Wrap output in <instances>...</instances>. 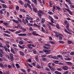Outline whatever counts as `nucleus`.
I'll use <instances>...</instances> for the list:
<instances>
[{"label":"nucleus","mask_w":74,"mask_h":74,"mask_svg":"<svg viewBox=\"0 0 74 74\" xmlns=\"http://www.w3.org/2000/svg\"><path fill=\"white\" fill-rule=\"evenodd\" d=\"M8 30L9 31H10V32H15V30H14V29H8Z\"/></svg>","instance_id":"8fccbe9b"},{"label":"nucleus","mask_w":74,"mask_h":74,"mask_svg":"<svg viewBox=\"0 0 74 74\" xmlns=\"http://www.w3.org/2000/svg\"><path fill=\"white\" fill-rule=\"evenodd\" d=\"M34 3L35 5H37L38 4L37 3V1H35L34 2Z\"/></svg>","instance_id":"680f3d73"},{"label":"nucleus","mask_w":74,"mask_h":74,"mask_svg":"<svg viewBox=\"0 0 74 74\" xmlns=\"http://www.w3.org/2000/svg\"><path fill=\"white\" fill-rule=\"evenodd\" d=\"M3 24L5 25V26H6V27H10V26H9L8 25H7L8 24V23H4Z\"/></svg>","instance_id":"58836bf2"},{"label":"nucleus","mask_w":74,"mask_h":74,"mask_svg":"<svg viewBox=\"0 0 74 74\" xmlns=\"http://www.w3.org/2000/svg\"><path fill=\"white\" fill-rule=\"evenodd\" d=\"M35 59L36 60L37 62H39V60H38V55H36V56Z\"/></svg>","instance_id":"9b49d317"},{"label":"nucleus","mask_w":74,"mask_h":74,"mask_svg":"<svg viewBox=\"0 0 74 74\" xmlns=\"http://www.w3.org/2000/svg\"><path fill=\"white\" fill-rule=\"evenodd\" d=\"M66 10H67V11L68 12H69V13L70 15H73V12H71L70 9H66Z\"/></svg>","instance_id":"1a4fd4ad"},{"label":"nucleus","mask_w":74,"mask_h":74,"mask_svg":"<svg viewBox=\"0 0 74 74\" xmlns=\"http://www.w3.org/2000/svg\"><path fill=\"white\" fill-rule=\"evenodd\" d=\"M57 70H58V71H60L62 70V69L61 68H58Z\"/></svg>","instance_id":"13d9d810"},{"label":"nucleus","mask_w":74,"mask_h":74,"mask_svg":"<svg viewBox=\"0 0 74 74\" xmlns=\"http://www.w3.org/2000/svg\"><path fill=\"white\" fill-rule=\"evenodd\" d=\"M19 53L21 55V56H25V54L24 53V52L22 51H19Z\"/></svg>","instance_id":"2eb2a0df"},{"label":"nucleus","mask_w":74,"mask_h":74,"mask_svg":"<svg viewBox=\"0 0 74 74\" xmlns=\"http://www.w3.org/2000/svg\"><path fill=\"white\" fill-rule=\"evenodd\" d=\"M41 14H44V13L42 12V11L39 10V12L38 13V15L39 18H41V16H42Z\"/></svg>","instance_id":"7ed1b4c3"},{"label":"nucleus","mask_w":74,"mask_h":74,"mask_svg":"<svg viewBox=\"0 0 74 74\" xmlns=\"http://www.w3.org/2000/svg\"><path fill=\"white\" fill-rule=\"evenodd\" d=\"M53 17L54 18H55V19H58V16L56 15H54Z\"/></svg>","instance_id":"a19ab883"},{"label":"nucleus","mask_w":74,"mask_h":74,"mask_svg":"<svg viewBox=\"0 0 74 74\" xmlns=\"http://www.w3.org/2000/svg\"><path fill=\"white\" fill-rule=\"evenodd\" d=\"M55 74H62L61 73L59 72V71H55Z\"/></svg>","instance_id":"37998d69"},{"label":"nucleus","mask_w":74,"mask_h":74,"mask_svg":"<svg viewBox=\"0 0 74 74\" xmlns=\"http://www.w3.org/2000/svg\"><path fill=\"white\" fill-rule=\"evenodd\" d=\"M3 34L4 36H5V37H11L10 35L7 34L5 33H4Z\"/></svg>","instance_id":"dca6fc26"},{"label":"nucleus","mask_w":74,"mask_h":74,"mask_svg":"<svg viewBox=\"0 0 74 74\" xmlns=\"http://www.w3.org/2000/svg\"><path fill=\"white\" fill-rule=\"evenodd\" d=\"M12 45L15 48H17V45H16L15 44H12Z\"/></svg>","instance_id":"e2e57ef3"},{"label":"nucleus","mask_w":74,"mask_h":74,"mask_svg":"<svg viewBox=\"0 0 74 74\" xmlns=\"http://www.w3.org/2000/svg\"><path fill=\"white\" fill-rule=\"evenodd\" d=\"M69 9H67L66 8H63L62 10L64 11V12H67V10H68Z\"/></svg>","instance_id":"c756f323"},{"label":"nucleus","mask_w":74,"mask_h":74,"mask_svg":"<svg viewBox=\"0 0 74 74\" xmlns=\"http://www.w3.org/2000/svg\"><path fill=\"white\" fill-rule=\"evenodd\" d=\"M61 68L64 70H66L67 71L68 70V67L66 66H64L61 67Z\"/></svg>","instance_id":"423d86ee"},{"label":"nucleus","mask_w":74,"mask_h":74,"mask_svg":"<svg viewBox=\"0 0 74 74\" xmlns=\"http://www.w3.org/2000/svg\"><path fill=\"white\" fill-rule=\"evenodd\" d=\"M22 32L21 31H16L15 32V34H19V33H20Z\"/></svg>","instance_id":"ea45409f"},{"label":"nucleus","mask_w":74,"mask_h":74,"mask_svg":"<svg viewBox=\"0 0 74 74\" xmlns=\"http://www.w3.org/2000/svg\"><path fill=\"white\" fill-rule=\"evenodd\" d=\"M59 42H60V43H61V44H64V42L62 41H59Z\"/></svg>","instance_id":"0e129e2a"},{"label":"nucleus","mask_w":74,"mask_h":74,"mask_svg":"<svg viewBox=\"0 0 74 74\" xmlns=\"http://www.w3.org/2000/svg\"><path fill=\"white\" fill-rule=\"evenodd\" d=\"M33 27H36L37 28H40L41 27L39 25H37L36 23H34L33 26Z\"/></svg>","instance_id":"0eeeda50"},{"label":"nucleus","mask_w":74,"mask_h":74,"mask_svg":"<svg viewBox=\"0 0 74 74\" xmlns=\"http://www.w3.org/2000/svg\"><path fill=\"white\" fill-rule=\"evenodd\" d=\"M56 8H57V9L58 11H62V9H61V8H60V7H59L58 6H56Z\"/></svg>","instance_id":"4be33fe9"},{"label":"nucleus","mask_w":74,"mask_h":74,"mask_svg":"<svg viewBox=\"0 0 74 74\" xmlns=\"http://www.w3.org/2000/svg\"><path fill=\"white\" fill-rule=\"evenodd\" d=\"M69 73V71H67L64 72V74H68V73Z\"/></svg>","instance_id":"49530a36"},{"label":"nucleus","mask_w":74,"mask_h":74,"mask_svg":"<svg viewBox=\"0 0 74 74\" xmlns=\"http://www.w3.org/2000/svg\"><path fill=\"white\" fill-rule=\"evenodd\" d=\"M18 35L20 36H26L27 34H18Z\"/></svg>","instance_id":"f3484780"},{"label":"nucleus","mask_w":74,"mask_h":74,"mask_svg":"<svg viewBox=\"0 0 74 74\" xmlns=\"http://www.w3.org/2000/svg\"><path fill=\"white\" fill-rule=\"evenodd\" d=\"M18 45L19 48H21V49H24L25 48V47L23 46H22L21 45Z\"/></svg>","instance_id":"a878e982"},{"label":"nucleus","mask_w":74,"mask_h":74,"mask_svg":"<svg viewBox=\"0 0 74 74\" xmlns=\"http://www.w3.org/2000/svg\"><path fill=\"white\" fill-rule=\"evenodd\" d=\"M64 23L66 25V28H69V22H67V21H64Z\"/></svg>","instance_id":"39448f33"},{"label":"nucleus","mask_w":74,"mask_h":74,"mask_svg":"<svg viewBox=\"0 0 74 74\" xmlns=\"http://www.w3.org/2000/svg\"><path fill=\"white\" fill-rule=\"evenodd\" d=\"M50 70L52 71H55L56 70V69L55 68H53L52 67H51L50 68Z\"/></svg>","instance_id":"c85d7f7f"},{"label":"nucleus","mask_w":74,"mask_h":74,"mask_svg":"<svg viewBox=\"0 0 74 74\" xmlns=\"http://www.w3.org/2000/svg\"><path fill=\"white\" fill-rule=\"evenodd\" d=\"M32 46V44H29L27 45V46L28 47V49L30 50H32L33 49V47H31Z\"/></svg>","instance_id":"6e6552de"},{"label":"nucleus","mask_w":74,"mask_h":74,"mask_svg":"<svg viewBox=\"0 0 74 74\" xmlns=\"http://www.w3.org/2000/svg\"><path fill=\"white\" fill-rule=\"evenodd\" d=\"M32 34L34 36H39V35L36 34V32H33Z\"/></svg>","instance_id":"5701e85b"},{"label":"nucleus","mask_w":74,"mask_h":74,"mask_svg":"<svg viewBox=\"0 0 74 74\" xmlns=\"http://www.w3.org/2000/svg\"><path fill=\"white\" fill-rule=\"evenodd\" d=\"M33 53H34V54H36V53H37V52L36 51V50L34 49V50H33Z\"/></svg>","instance_id":"69168bd1"},{"label":"nucleus","mask_w":74,"mask_h":74,"mask_svg":"<svg viewBox=\"0 0 74 74\" xmlns=\"http://www.w3.org/2000/svg\"><path fill=\"white\" fill-rule=\"evenodd\" d=\"M10 60H11V61H13L14 60V57H10Z\"/></svg>","instance_id":"864d4df0"},{"label":"nucleus","mask_w":74,"mask_h":74,"mask_svg":"<svg viewBox=\"0 0 74 74\" xmlns=\"http://www.w3.org/2000/svg\"><path fill=\"white\" fill-rule=\"evenodd\" d=\"M32 9L34 12H36V13H37L38 11L37 10V8H34V7L32 8Z\"/></svg>","instance_id":"9d476101"},{"label":"nucleus","mask_w":74,"mask_h":74,"mask_svg":"<svg viewBox=\"0 0 74 74\" xmlns=\"http://www.w3.org/2000/svg\"><path fill=\"white\" fill-rule=\"evenodd\" d=\"M36 21L37 22H38L40 21V18H37L36 19Z\"/></svg>","instance_id":"052dcab7"},{"label":"nucleus","mask_w":74,"mask_h":74,"mask_svg":"<svg viewBox=\"0 0 74 74\" xmlns=\"http://www.w3.org/2000/svg\"><path fill=\"white\" fill-rule=\"evenodd\" d=\"M68 44H71V43L72 44H73V42H71V41H70V40L68 41Z\"/></svg>","instance_id":"603ef678"},{"label":"nucleus","mask_w":74,"mask_h":74,"mask_svg":"<svg viewBox=\"0 0 74 74\" xmlns=\"http://www.w3.org/2000/svg\"><path fill=\"white\" fill-rule=\"evenodd\" d=\"M8 69H12V66L11 65H8Z\"/></svg>","instance_id":"79ce46f5"},{"label":"nucleus","mask_w":74,"mask_h":74,"mask_svg":"<svg viewBox=\"0 0 74 74\" xmlns=\"http://www.w3.org/2000/svg\"><path fill=\"white\" fill-rule=\"evenodd\" d=\"M17 21H18V22H22V20H21L20 18L18 17H17Z\"/></svg>","instance_id":"2f4dec72"},{"label":"nucleus","mask_w":74,"mask_h":74,"mask_svg":"<svg viewBox=\"0 0 74 74\" xmlns=\"http://www.w3.org/2000/svg\"><path fill=\"white\" fill-rule=\"evenodd\" d=\"M33 25L32 24H30V23H28L27 24L28 26H32L33 27Z\"/></svg>","instance_id":"de8ad7c7"},{"label":"nucleus","mask_w":74,"mask_h":74,"mask_svg":"<svg viewBox=\"0 0 74 74\" xmlns=\"http://www.w3.org/2000/svg\"><path fill=\"white\" fill-rule=\"evenodd\" d=\"M0 55H3V54H4V52L3 51L2 49L0 50Z\"/></svg>","instance_id":"393cba45"},{"label":"nucleus","mask_w":74,"mask_h":74,"mask_svg":"<svg viewBox=\"0 0 74 74\" xmlns=\"http://www.w3.org/2000/svg\"><path fill=\"white\" fill-rule=\"evenodd\" d=\"M19 2L20 4H21V5H24V2H23L21 0H19Z\"/></svg>","instance_id":"bb28decb"},{"label":"nucleus","mask_w":74,"mask_h":74,"mask_svg":"<svg viewBox=\"0 0 74 74\" xmlns=\"http://www.w3.org/2000/svg\"><path fill=\"white\" fill-rule=\"evenodd\" d=\"M32 73H34V74H37V72H36V71H32Z\"/></svg>","instance_id":"774afa93"},{"label":"nucleus","mask_w":74,"mask_h":74,"mask_svg":"<svg viewBox=\"0 0 74 74\" xmlns=\"http://www.w3.org/2000/svg\"><path fill=\"white\" fill-rule=\"evenodd\" d=\"M3 11H2V10H0V15H3Z\"/></svg>","instance_id":"4d7b16f0"},{"label":"nucleus","mask_w":74,"mask_h":74,"mask_svg":"<svg viewBox=\"0 0 74 74\" xmlns=\"http://www.w3.org/2000/svg\"><path fill=\"white\" fill-rule=\"evenodd\" d=\"M22 22L25 25H26V23H29V21H27V19H25H25L23 18H22Z\"/></svg>","instance_id":"f03ea898"},{"label":"nucleus","mask_w":74,"mask_h":74,"mask_svg":"<svg viewBox=\"0 0 74 74\" xmlns=\"http://www.w3.org/2000/svg\"><path fill=\"white\" fill-rule=\"evenodd\" d=\"M16 10L19 11V6H17L16 8Z\"/></svg>","instance_id":"a18cd8bd"},{"label":"nucleus","mask_w":74,"mask_h":74,"mask_svg":"<svg viewBox=\"0 0 74 74\" xmlns=\"http://www.w3.org/2000/svg\"><path fill=\"white\" fill-rule=\"evenodd\" d=\"M48 17L49 18V19H51V22L52 23H54V22H53V21H54V19L50 15H48Z\"/></svg>","instance_id":"20e7f679"},{"label":"nucleus","mask_w":74,"mask_h":74,"mask_svg":"<svg viewBox=\"0 0 74 74\" xmlns=\"http://www.w3.org/2000/svg\"><path fill=\"white\" fill-rule=\"evenodd\" d=\"M0 47L1 48L2 47V48H4L5 49V50L6 52H10V50L9 49H8V48L6 47H4L2 45V44L1 43V42H0Z\"/></svg>","instance_id":"f257e3e1"},{"label":"nucleus","mask_w":74,"mask_h":74,"mask_svg":"<svg viewBox=\"0 0 74 74\" xmlns=\"http://www.w3.org/2000/svg\"><path fill=\"white\" fill-rule=\"evenodd\" d=\"M11 52L13 53L14 54H15V52L14 51V49L13 48H12L10 50Z\"/></svg>","instance_id":"7c9ffc66"},{"label":"nucleus","mask_w":74,"mask_h":74,"mask_svg":"<svg viewBox=\"0 0 74 74\" xmlns=\"http://www.w3.org/2000/svg\"><path fill=\"white\" fill-rule=\"evenodd\" d=\"M36 68H37V69H43V66H42L41 67L39 65H37L36 66Z\"/></svg>","instance_id":"f8f14e48"},{"label":"nucleus","mask_w":74,"mask_h":74,"mask_svg":"<svg viewBox=\"0 0 74 74\" xmlns=\"http://www.w3.org/2000/svg\"><path fill=\"white\" fill-rule=\"evenodd\" d=\"M49 52H50V50H46L45 53H48Z\"/></svg>","instance_id":"72a5a7b5"},{"label":"nucleus","mask_w":74,"mask_h":74,"mask_svg":"<svg viewBox=\"0 0 74 74\" xmlns=\"http://www.w3.org/2000/svg\"><path fill=\"white\" fill-rule=\"evenodd\" d=\"M45 69L46 70H47V71H50V69H49V68H48L47 67H45Z\"/></svg>","instance_id":"6e6d98bb"},{"label":"nucleus","mask_w":74,"mask_h":74,"mask_svg":"<svg viewBox=\"0 0 74 74\" xmlns=\"http://www.w3.org/2000/svg\"><path fill=\"white\" fill-rule=\"evenodd\" d=\"M21 71H22L23 72V73H24V74H26V71H25V70L23 69H21Z\"/></svg>","instance_id":"09e8293b"},{"label":"nucleus","mask_w":74,"mask_h":74,"mask_svg":"<svg viewBox=\"0 0 74 74\" xmlns=\"http://www.w3.org/2000/svg\"><path fill=\"white\" fill-rule=\"evenodd\" d=\"M41 60L44 62H46L47 61V58H41Z\"/></svg>","instance_id":"473e14b6"},{"label":"nucleus","mask_w":74,"mask_h":74,"mask_svg":"<svg viewBox=\"0 0 74 74\" xmlns=\"http://www.w3.org/2000/svg\"><path fill=\"white\" fill-rule=\"evenodd\" d=\"M5 56L7 58H8V59H10V56L8 54H6Z\"/></svg>","instance_id":"f704fd0d"},{"label":"nucleus","mask_w":74,"mask_h":74,"mask_svg":"<svg viewBox=\"0 0 74 74\" xmlns=\"http://www.w3.org/2000/svg\"><path fill=\"white\" fill-rule=\"evenodd\" d=\"M8 67V66H7V65L6 64H4L3 65V68H7Z\"/></svg>","instance_id":"e433bc0d"},{"label":"nucleus","mask_w":74,"mask_h":74,"mask_svg":"<svg viewBox=\"0 0 74 74\" xmlns=\"http://www.w3.org/2000/svg\"><path fill=\"white\" fill-rule=\"evenodd\" d=\"M44 22H45V18H43L41 19V23H42V24H43Z\"/></svg>","instance_id":"aec40b11"},{"label":"nucleus","mask_w":74,"mask_h":74,"mask_svg":"<svg viewBox=\"0 0 74 74\" xmlns=\"http://www.w3.org/2000/svg\"><path fill=\"white\" fill-rule=\"evenodd\" d=\"M28 6V8H29L30 9L31 11H32V7H31V6H30V5H29Z\"/></svg>","instance_id":"5fc2aeb1"},{"label":"nucleus","mask_w":74,"mask_h":74,"mask_svg":"<svg viewBox=\"0 0 74 74\" xmlns=\"http://www.w3.org/2000/svg\"><path fill=\"white\" fill-rule=\"evenodd\" d=\"M49 24L51 26H54V27H55V25H54V24L52 23L51 22H49Z\"/></svg>","instance_id":"4c0bfd02"},{"label":"nucleus","mask_w":74,"mask_h":74,"mask_svg":"<svg viewBox=\"0 0 74 74\" xmlns=\"http://www.w3.org/2000/svg\"><path fill=\"white\" fill-rule=\"evenodd\" d=\"M2 5L3 8H7L8 7V6H7L4 4H2Z\"/></svg>","instance_id":"b1692460"},{"label":"nucleus","mask_w":74,"mask_h":74,"mask_svg":"<svg viewBox=\"0 0 74 74\" xmlns=\"http://www.w3.org/2000/svg\"><path fill=\"white\" fill-rule=\"evenodd\" d=\"M61 36H60L59 37V39L60 40H62V39H63V36L62 34H59Z\"/></svg>","instance_id":"4468645a"},{"label":"nucleus","mask_w":74,"mask_h":74,"mask_svg":"<svg viewBox=\"0 0 74 74\" xmlns=\"http://www.w3.org/2000/svg\"><path fill=\"white\" fill-rule=\"evenodd\" d=\"M64 60H71V58H65Z\"/></svg>","instance_id":"c9c22d12"},{"label":"nucleus","mask_w":74,"mask_h":74,"mask_svg":"<svg viewBox=\"0 0 74 74\" xmlns=\"http://www.w3.org/2000/svg\"><path fill=\"white\" fill-rule=\"evenodd\" d=\"M12 21H13V22L15 23L16 24H18L19 22L17 20H16L14 19H13Z\"/></svg>","instance_id":"ddd939ff"},{"label":"nucleus","mask_w":74,"mask_h":74,"mask_svg":"<svg viewBox=\"0 0 74 74\" xmlns=\"http://www.w3.org/2000/svg\"><path fill=\"white\" fill-rule=\"evenodd\" d=\"M19 44L20 45H23V42L21 41H20L19 42Z\"/></svg>","instance_id":"bf43d9fd"},{"label":"nucleus","mask_w":74,"mask_h":74,"mask_svg":"<svg viewBox=\"0 0 74 74\" xmlns=\"http://www.w3.org/2000/svg\"><path fill=\"white\" fill-rule=\"evenodd\" d=\"M43 47L44 49H50V47H47L45 46H43Z\"/></svg>","instance_id":"cd10ccee"},{"label":"nucleus","mask_w":74,"mask_h":74,"mask_svg":"<svg viewBox=\"0 0 74 74\" xmlns=\"http://www.w3.org/2000/svg\"><path fill=\"white\" fill-rule=\"evenodd\" d=\"M70 55H74V52H71Z\"/></svg>","instance_id":"338daca9"},{"label":"nucleus","mask_w":74,"mask_h":74,"mask_svg":"<svg viewBox=\"0 0 74 74\" xmlns=\"http://www.w3.org/2000/svg\"><path fill=\"white\" fill-rule=\"evenodd\" d=\"M65 63L67 64H68L69 66H72V63L70 62H66Z\"/></svg>","instance_id":"6ab92c4d"},{"label":"nucleus","mask_w":74,"mask_h":74,"mask_svg":"<svg viewBox=\"0 0 74 74\" xmlns=\"http://www.w3.org/2000/svg\"><path fill=\"white\" fill-rule=\"evenodd\" d=\"M48 13L49 14V15H53V14L52 12L51 11H49L48 12Z\"/></svg>","instance_id":"c03bdc74"},{"label":"nucleus","mask_w":74,"mask_h":74,"mask_svg":"<svg viewBox=\"0 0 74 74\" xmlns=\"http://www.w3.org/2000/svg\"><path fill=\"white\" fill-rule=\"evenodd\" d=\"M50 58H52V59H57V57L55 56H49Z\"/></svg>","instance_id":"a211bd4d"},{"label":"nucleus","mask_w":74,"mask_h":74,"mask_svg":"<svg viewBox=\"0 0 74 74\" xmlns=\"http://www.w3.org/2000/svg\"><path fill=\"white\" fill-rule=\"evenodd\" d=\"M4 32L6 33H8V34H11V32H9L8 31H4Z\"/></svg>","instance_id":"3c124183"},{"label":"nucleus","mask_w":74,"mask_h":74,"mask_svg":"<svg viewBox=\"0 0 74 74\" xmlns=\"http://www.w3.org/2000/svg\"><path fill=\"white\" fill-rule=\"evenodd\" d=\"M20 11H21V12H26V10H25L24 9H20Z\"/></svg>","instance_id":"412c9836"}]
</instances>
